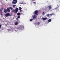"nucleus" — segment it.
<instances>
[{"label":"nucleus","mask_w":60,"mask_h":60,"mask_svg":"<svg viewBox=\"0 0 60 60\" xmlns=\"http://www.w3.org/2000/svg\"><path fill=\"white\" fill-rule=\"evenodd\" d=\"M1 28V25L0 24V28Z\"/></svg>","instance_id":"cd10ccee"},{"label":"nucleus","mask_w":60,"mask_h":60,"mask_svg":"<svg viewBox=\"0 0 60 60\" xmlns=\"http://www.w3.org/2000/svg\"><path fill=\"white\" fill-rule=\"evenodd\" d=\"M17 15H18V16H19V15H20V13L19 12L17 14Z\"/></svg>","instance_id":"9b49d317"},{"label":"nucleus","mask_w":60,"mask_h":60,"mask_svg":"<svg viewBox=\"0 0 60 60\" xmlns=\"http://www.w3.org/2000/svg\"><path fill=\"white\" fill-rule=\"evenodd\" d=\"M36 24H37V25H39L40 24V22H37L36 23Z\"/></svg>","instance_id":"ddd939ff"},{"label":"nucleus","mask_w":60,"mask_h":60,"mask_svg":"<svg viewBox=\"0 0 60 60\" xmlns=\"http://www.w3.org/2000/svg\"><path fill=\"white\" fill-rule=\"evenodd\" d=\"M16 20H18V18H16Z\"/></svg>","instance_id":"c756f323"},{"label":"nucleus","mask_w":60,"mask_h":60,"mask_svg":"<svg viewBox=\"0 0 60 60\" xmlns=\"http://www.w3.org/2000/svg\"><path fill=\"white\" fill-rule=\"evenodd\" d=\"M33 19H34L36 18H37V17L36 16H35V15H34V16H33Z\"/></svg>","instance_id":"39448f33"},{"label":"nucleus","mask_w":60,"mask_h":60,"mask_svg":"<svg viewBox=\"0 0 60 60\" xmlns=\"http://www.w3.org/2000/svg\"><path fill=\"white\" fill-rule=\"evenodd\" d=\"M12 14H10L9 13H7V14H6L5 15V17H7L8 16H12Z\"/></svg>","instance_id":"f257e3e1"},{"label":"nucleus","mask_w":60,"mask_h":60,"mask_svg":"<svg viewBox=\"0 0 60 60\" xmlns=\"http://www.w3.org/2000/svg\"><path fill=\"white\" fill-rule=\"evenodd\" d=\"M17 2V0H13L12 3L13 4H16Z\"/></svg>","instance_id":"f03ea898"},{"label":"nucleus","mask_w":60,"mask_h":60,"mask_svg":"<svg viewBox=\"0 0 60 60\" xmlns=\"http://www.w3.org/2000/svg\"><path fill=\"white\" fill-rule=\"evenodd\" d=\"M17 18H20V16H18L17 17Z\"/></svg>","instance_id":"b1692460"},{"label":"nucleus","mask_w":60,"mask_h":60,"mask_svg":"<svg viewBox=\"0 0 60 60\" xmlns=\"http://www.w3.org/2000/svg\"><path fill=\"white\" fill-rule=\"evenodd\" d=\"M38 11L37 10L35 11V14L36 15H38Z\"/></svg>","instance_id":"20e7f679"},{"label":"nucleus","mask_w":60,"mask_h":60,"mask_svg":"<svg viewBox=\"0 0 60 60\" xmlns=\"http://www.w3.org/2000/svg\"><path fill=\"white\" fill-rule=\"evenodd\" d=\"M15 12L16 13H17V12H18V11L19 10V9L18 8H17L15 9Z\"/></svg>","instance_id":"7ed1b4c3"},{"label":"nucleus","mask_w":60,"mask_h":60,"mask_svg":"<svg viewBox=\"0 0 60 60\" xmlns=\"http://www.w3.org/2000/svg\"><path fill=\"white\" fill-rule=\"evenodd\" d=\"M15 10H13L12 11V12H15Z\"/></svg>","instance_id":"aec40b11"},{"label":"nucleus","mask_w":60,"mask_h":60,"mask_svg":"<svg viewBox=\"0 0 60 60\" xmlns=\"http://www.w3.org/2000/svg\"><path fill=\"white\" fill-rule=\"evenodd\" d=\"M4 11L5 12V13H6V12H7V9H4Z\"/></svg>","instance_id":"1a4fd4ad"},{"label":"nucleus","mask_w":60,"mask_h":60,"mask_svg":"<svg viewBox=\"0 0 60 60\" xmlns=\"http://www.w3.org/2000/svg\"><path fill=\"white\" fill-rule=\"evenodd\" d=\"M13 7L14 8H15V7H16V5H13Z\"/></svg>","instance_id":"2eb2a0df"},{"label":"nucleus","mask_w":60,"mask_h":60,"mask_svg":"<svg viewBox=\"0 0 60 60\" xmlns=\"http://www.w3.org/2000/svg\"><path fill=\"white\" fill-rule=\"evenodd\" d=\"M54 15V14L53 13H52L50 15H51V16H52V15Z\"/></svg>","instance_id":"4be33fe9"},{"label":"nucleus","mask_w":60,"mask_h":60,"mask_svg":"<svg viewBox=\"0 0 60 60\" xmlns=\"http://www.w3.org/2000/svg\"><path fill=\"white\" fill-rule=\"evenodd\" d=\"M42 14L43 15H45V13H44V12H43Z\"/></svg>","instance_id":"393cba45"},{"label":"nucleus","mask_w":60,"mask_h":60,"mask_svg":"<svg viewBox=\"0 0 60 60\" xmlns=\"http://www.w3.org/2000/svg\"><path fill=\"white\" fill-rule=\"evenodd\" d=\"M32 1H33V2H34V1L36 2V0H32Z\"/></svg>","instance_id":"412c9836"},{"label":"nucleus","mask_w":60,"mask_h":60,"mask_svg":"<svg viewBox=\"0 0 60 60\" xmlns=\"http://www.w3.org/2000/svg\"><path fill=\"white\" fill-rule=\"evenodd\" d=\"M8 0H6V1H7Z\"/></svg>","instance_id":"2f4dec72"},{"label":"nucleus","mask_w":60,"mask_h":60,"mask_svg":"<svg viewBox=\"0 0 60 60\" xmlns=\"http://www.w3.org/2000/svg\"><path fill=\"white\" fill-rule=\"evenodd\" d=\"M9 8L10 9V10H13V8H12V7H9Z\"/></svg>","instance_id":"f8f14e48"},{"label":"nucleus","mask_w":60,"mask_h":60,"mask_svg":"<svg viewBox=\"0 0 60 60\" xmlns=\"http://www.w3.org/2000/svg\"><path fill=\"white\" fill-rule=\"evenodd\" d=\"M15 25H18V23L17 22H15Z\"/></svg>","instance_id":"f3484780"},{"label":"nucleus","mask_w":60,"mask_h":60,"mask_svg":"<svg viewBox=\"0 0 60 60\" xmlns=\"http://www.w3.org/2000/svg\"><path fill=\"white\" fill-rule=\"evenodd\" d=\"M33 19H31L30 20V21H33Z\"/></svg>","instance_id":"5701e85b"},{"label":"nucleus","mask_w":60,"mask_h":60,"mask_svg":"<svg viewBox=\"0 0 60 60\" xmlns=\"http://www.w3.org/2000/svg\"><path fill=\"white\" fill-rule=\"evenodd\" d=\"M1 9L2 10H4V8H1Z\"/></svg>","instance_id":"bb28decb"},{"label":"nucleus","mask_w":60,"mask_h":60,"mask_svg":"<svg viewBox=\"0 0 60 60\" xmlns=\"http://www.w3.org/2000/svg\"><path fill=\"white\" fill-rule=\"evenodd\" d=\"M46 16H47V17H49V14H47Z\"/></svg>","instance_id":"a211bd4d"},{"label":"nucleus","mask_w":60,"mask_h":60,"mask_svg":"<svg viewBox=\"0 0 60 60\" xmlns=\"http://www.w3.org/2000/svg\"><path fill=\"white\" fill-rule=\"evenodd\" d=\"M3 15V14H2V13H1V16H2V15Z\"/></svg>","instance_id":"c85d7f7f"},{"label":"nucleus","mask_w":60,"mask_h":60,"mask_svg":"<svg viewBox=\"0 0 60 60\" xmlns=\"http://www.w3.org/2000/svg\"><path fill=\"white\" fill-rule=\"evenodd\" d=\"M7 11L8 12H9L10 11V10L9 8H8L7 9Z\"/></svg>","instance_id":"423d86ee"},{"label":"nucleus","mask_w":60,"mask_h":60,"mask_svg":"<svg viewBox=\"0 0 60 60\" xmlns=\"http://www.w3.org/2000/svg\"><path fill=\"white\" fill-rule=\"evenodd\" d=\"M48 7L49 8V10H50L51 9V8L52 7L51 5H50L48 6Z\"/></svg>","instance_id":"6e6552de"},{"label":"nucleus","mask_w":60,"mask_h":60,"mask_svg":"<svg viewBox=\"0 0 60 60\" xmlns=\"http://www.w3.org/2000/svg\"><path fill=\"white\" fill-rule=\"evenodd\" d=\"M2 11H3V10L0 9V13H2Z\"/></svg>","instance_id":"4468645a"},{"label":"nucleus","mask_w":60,"mask_h":60,"mask_svg":"<svg viewBox=\"0 0 60 60\" xmlns=\"http://www.w3.org/2000/svg\"><path fill=\"white\" fill-rule=\"evenodd\" d=\"M19 9L20 12H21V11H22V10H21V9H22V8H21L20 7H19Z\"/></svg>","instance_id":"9d476101"},{"label":"nucleus","mask_w":60,"mask_h":60,"mask_svg":"<svg viewBox=\"0 0 60 60\" xmlns=\"http://www.w3.org/2000/svg\"><path fill=\"white\" fill-rule=\"evenodd\" d=\"M51 19H49L48 20V22H51Z\"/></svg>","instance_id":"dca6fc26"},{"label":"nucleus","mask_w":60,"mask_h":60,"mask_svg":"<svg viewBox=\"0 0 60 60\" xmlns=\"http://www.w3.org/2000/svg\"><path fill=\"white\" fill-rule=\"evenodd\" d=\"M59 3H60V1H59Z\"/></svg>","instance_id":"7c9ffc66"},{"label":"nucleus","mask_w":60,"mask_h":60,"mask_svg":"<svg viewBox=\"0 0 60 60\" xmlns=\"http://www.w3.org/2000/svg\"><path fill=\"white\" fill-rule=\"evenodd\" d=\"M59 7V6H58V7H56V8H55V9H56H56H58Z\"/></svg>","instance_id":"6ab92c4d"},{"label":"nucleus","mask_w":60,"mask_h":60,"mask_svg":"<svg viewBox=\"0 0 60 60\" xmlns=\"http://www.w3.org/2000/svg\"><path fill=\"white\" fill-rule=\"evenodd\" d=\"M42 19L43 20H46V19H47V18L45 17V18H44V17H43L42 18Z\"/></svg>","instance_id":"0eeeda50"},{"label":"nucleus","mask_w":60,"mask_h":60,"mask_svg":"<svg viewBox=\"0 0 60 60\" xmlns=\"http://www.w3.org/2000/svg\"><path fill=\"white\" fill-rule=\"evenodd\" d=\"M33 3L34 4H36V2H34Z\"/></svg>","instance_id":"a878e982"}]
</instances>
